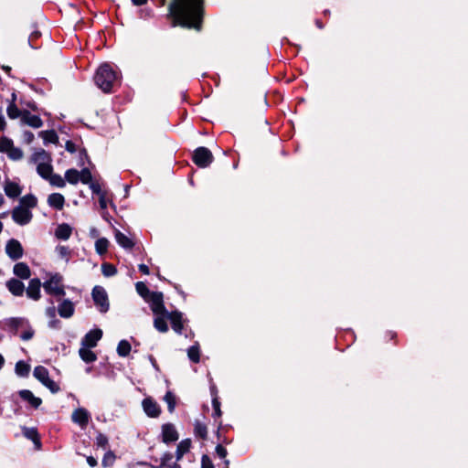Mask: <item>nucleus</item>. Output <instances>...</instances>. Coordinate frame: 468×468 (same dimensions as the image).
Returning <instances> with one entry per match:
<instances>
[{
	"mask_svg": "<svg viewBox=\"0 0 468 468\" xmlns=\"http://www.w3.org/2000/svg\"><path fill=\"white\" fill-rule=\"evenodd\" d=\"M157 6L167 7L166 19L172 27L200 32L204 25L205 0H156Z\"/></svg>",
	"mask_w": 468,
	"mask_h": 468,
	"instance_id": "f257e3e1",
	"label": "nucleus"
},
{
	"mask_svg": "<svg viewBox=\"0 0 468 468\" xmlns=\"http://www.w3.org/2000/svg\"><path fill=\"white\" fill-rule=\"evenodd\" d=\"M94 81L103 92L111 93L119 83L118 73L109 63H103L96 70Z\"/></svg>",
	"mask_w": 468,
	"mask_h": 468,
	"instance_id": "f03ea898",
	"label": "nucleus"
},
{
	"mask_svg": "<svg viewBox=\"0 0 468 468\" xmlns=\"http://www.w3.org/2000/svg\"><path fill=\"white\" fill-rule=\"evenodd\" d=\"M154 307L153 314H164L167 316V319L171 323L172 329L178 335H181L184 330V319L183 314L178 311H171L169 312L164 303V300H161V295H156L154 300Z\"/></svg>",
	"mask_w": 468,
	"mask_h": 468,
	"instance_id": "7ed1b4c3",
	"label": "nucleus"
},
{
	"mask_svg": "<svg viewBox=\"0 0 468 468\" xmlns=\"http://www.w3.org/2000/svg\"><path fill=\"white\" fill-rule=\"evenodd\" d=\"M63 276L56 272L43 283V288L46 293L53 296H64L66 294L64 286L62 284Z\"/></svg>",
	"mask_w": 468,
	"mask_h": 468,
	"instance_id": "20e7f679",
	"label": "nucleus"
},
{
	"mask_svg": "<svg viewBox=\"0 0 468 468\" xmlns=\"http://www.w3.org/2000/svg\"><path fill=\"white\" fill-rule=\"evenodd\" d=\"M214 159L212 152L205 146L197 147L192 154L193 163L199 168L208 167Z\"/></svg>",
	"mask_w": 468,
	"mask_h": 468,
	"instance_id": "39448f33",
	"label": "nucleus"
},
{
	"mask_svg": "<svg viewBox=\"0 0 468 468\" xmlns=\"http://www.w3.org/2000/svg\"><path fill=\"white\" fill-rule=\"evenodd\" d=\"M91 296L94 304L98 307L99 311L102 314L107 313L110 308L108 294L102 286L96 285L93 287Z\"/></svg>",
	"mask_w": 468,
	"mask_h": 468,
	"instance_id": "423d86ee",
	"label": "nucleus"
},
{
	"mask_svg": "<svg viewBox=\"0 0 468 468\" xmlns=\"http://www.w3.org/2000/svg\"><path fill=\"white\" fill-rule=\"evenodd\" d=\"M135 289L137 293L147 303H150V308L153 311L154 300L156 295H161V300H164V294L162 292H151L144 282H137L135 283Z\"/></svg>",
	"mask_w": 468,
	"mask_h": 468,
	"instance_id": "0eeeda50",
	"label": "nucleus"
},
{
	"mask_svg": "<svg viewBox=\"0 0 468 468\" xmlns=\"http://www.w3.org/2000/svg\"><path fill=\"white\" fill-rule=\"evenodd\" d=\"M33 218V214L27 207L16 206L12 211L13 220L21 226L28 224Z\"/></svg>",
	"mask_w": 468,
	"mask_h": 468,
	"instance_id": "6e6552de",
	"label": "nucleus"
},
{
	"mask_svg": "<svg viewBox=\"0 0 468 468\" xmlns=\"http://www.w3.org/2000/svg\"><path fill=\"white\" fill-rule=\"evenodd\" d=\"M5 253L12 261H17L23 257L24 249L19 240L11 239L6 242Z\"/></svg>",
	"mask_w": 468,
	"mask_h": 468,
	"instance_id": "1a4fd4ad",
	"label": "nucleus"
},
{
	"mask_svg": "<svg viewBox=\"0 0 468 468\" xmlns=\"http://www.w3.org/2000/svg\"><path fill=\"white\" fill-rule=\"evenodd\" d=\"M102 335V330L100 328L90 330L81 339V346L89 348L95 347L98 342L101 339Z\"/></svg>",
	"mask_w": 468,
	"mask_h": 468,
	"instance_id": "9d476101",
	"label": "nucleus"
},
{
	"mask_svg": "<svg viewBox=\"0 0 468 468\" xmlns=\"http://www.w3.org/2000/svg\"><path fill=\"white\" fill-rule=\"evenodd\" d=\"M142 406L144 413L150 418H158L161 414L159 404L151 397L144 399Z\"/></svg>",
	"mask_w": 468,
	"mask_h": 468,
	"instance_id": "9b49d317",
	"label": "nucleus"
},
{
	"mask_svg": "<svg viewBox=\"0 0 468 468\" xmlns=\"http://www.w3.org/2000/svg\"><path fill=\"white\" fill-rule=\"evenodd\" d=\"M162 441L169 444L179 439V434L173 423H165L162 425Z\"/></svg>",
	"mask_w": 468,
	"mask_h": 468,
	"instance_id": "f8f14e48",
	"label": "nucleus"
},
{
	"mask_svg": "<svg viewBox=\"0 0 468 468\" xmlns=\"http://www.w3.org/2000/svg\"><path fill=\"white\" fill-rule=\"evenodd\" d=\"M22 434L27 440H30L34 443L36 449H37V450L41 449V447H42L41 439H40V435H39L37 428H35V427L28 428V427L24 426V427H22Z\"/></svg>",
	"mask_w": 468,
	"mask_h": 468,
	"instance_id": "ddd939ff",
	"label": "nucleus"
},
{
	"mask_svg": "<svg viewBox=\"0 0 468 468\" xmlns=\"http://www.w3.org/2000/svg\"><path fill=\"white\" fill-rule=\"evenodd\" d=\"M41 282L38 278H34L29 281L28 287L27 289V295L28 298L37 301L41 297L40 288Z\"/></svg>",
	"mask_w": 468,
	"mask_h": 468,
	"instance_id": "4468645a",
	"label": "nucleus"
},
{
	"mask_svg": "<svg viewBox=\"0 0 468 468\" xmlns=\"http://www.w3.org/2000/svg\"><path fill=\"white\" fill-rule=\"evenodd\" d=\"M19 397L27 401L33 409L37 410L42 404V399L36 397L29 389H22L18 391Z\"/></svg>",
	"mask_w": 468,
	"mask_h": 468,
	"instance_id": "2eb2a0df",
	"label": "nucleus"
},
{
	"mask_svg": "<svg viewBox=\"0 0 468 468\" xmlns=\"http://www.w3.org/2000/svg\"><path fill=\"white\" fill-rule=\"evenodd\" d=\"M74 312V303L69 299H64L58 306V313L62 318L68 319L72 317Z\"/></svg>",
	"mask_w": 468,
	"mask_h": 468,
	"instance_id": "dca6fc26",
	"label": "nucleus"
},
{
	"mask_svg": "<svg viewBox=\"0 0 468 468\" xmlns=\"http://www.w3.org/2000/svg\"><path fill=\"white\" fill-rule=\"evenodd\" d=\"M71 419L73 422L79 424L81 427H84L89 423L90 413L87 410L79 408L73 411Z\"/></svg>",
	"mask_w": 468,
	"mask_h": 468,
	"instance_id": "f3484780",
	"label": "nucleus"
},
{
	"mask_svg": "<svg viewBox=\"0 0 468 468\" xmlns=\"http://www.w3.org/2000/svg\"><path fill=\"white\" fill-rule=\"evenodd\" d=\"M6 288L15 296H22L25 292L24 283L16 278H11L6 282Z\"/></svg>",
	"mask_w": 468,
	"mask_h": 468,
	"instance_id": "a211bd4d",
	"label": "nucleus"
},
{
	"mask_svg": "<svg viewBox=\"0 0 468 468\" xmlns=\"http://www.w3.org/2000/svg\"><path fill=\"white\" fill-rule=\"evenodd\" d=\"M21 122L33 128H40L43 126L42 119L38 115L31 114L27 110H24L23 119Z\"/></svg>",
	"mask_w": 468,
	"mask_h": 468,
	"instance_id": "6ab92c4d",
	"label": "nucleus"
},
{
	"mask_svg": "<svg viewBox=\"0 0 468 468\" xmlns=\"http://www.w3.org/2000/svg\"><path fill=\"white\" fill-rule=\"evenodd\" d=\"M114 236L116 242L125 250H132L135 243L119 229H115Z\"/></svg>",
	"mask_w": 468,
	"mask_h": 468,
	"instance_id": "aec40b11",
	"label": "nucleus"
},
{
	"mask_svg": "<svg viewBox=\"0 0 468 468\" xmlns=\"http://www.w3.org/2000/svg\"><path fill=\"white\" fill-rule=\"evenodd\" d=\"M4 189L5 195L10 198L17 197L22 192V187L17 183L10 180L5 181Z\"/></svg>",
	"mask_w": 468,
	"mask_h": 468,
	"instance_id": "412c9836",
	"label": "nucleus"
},
{
	"mask_svg": "<svg viewBox=\"0 0 468 468\" xmlns=\"http://www.w3.org/2000/svg\"><path fill=\"white\" fill-rule=\"evenodd\" d=\"M48 204L57 210H61L65 204V197L60 193H52L48 197Z\"/></svg>",
	"mask_w": 468,
	"mask_h": 468,
	"instance_id": "4be33fe9",
	"label": "nucleus"
},
{
	"mask_svg": "<svg viewBox=\"0 0 468 468\" xmlns=\"http://www.w3.org/2000/svg\"><path fill=\"white\" fill-rule=\"evenodd\" d=\"M14 274L23 280H27L31 275V271L28 265L25 262L16 263L13 269Z\"/></svg>",
	"mask_w": 468,
	"mask_h": 468,
	"instance_id": "5701e85b",
	"label": "nucleus"
},
{
	"mask_svg": "<svg viewBox=\"0 0 468 468\" xmlns=\"http://www.w3.org/2000/svg\"><path fill=\"white\" fill-rule=\"evenodd\" d=\"M71 233L72 228L67 223L59 224L55 230L56 238L62 240L69 239L71 236Z\"/></svg>",
	"mask_w": 468,
	"mask_h": 468,
	"instance_id": "b1692460",
	"label": "nucleus"
},
{
	"mask_svg": "<svg viewBox=\"0 0 468 468\" xmlns=\"http://www.w3.org/2000/svg\"><path fill=\"white\" fill-rule=\"evenodd\" d=\"M28 325V321L22 317H13L7 320L6 325L13 334H16L18 329L24 325Z\"/></svg>",
	"mask_w": 468,
	"mask_h": 468,
	"instance_id": "393cba45",
	"label": "nucleus"
},
{
	"mask_svg": "<svg viewBox=\"0 0 468 468\" xmlns=\"http://www.w3.org/2000/svg\"><path fill=\"white\" fill-rule=\"evenodd\" d=\"M79 355L81 360L87 364L93 363L97 360V355L89 347L81 346L79 349Z\"/></svg>",
	"mask_w": 468,
	"mask_h": 468,
	"instance_id": "a878e982",
	"label": "nucleus"
},
{
	"mask_svg": "<svg viewBox=\"0 0 468 468\" xmlns=\"http://www.w3.org/2000/svg\"><path fill=\"white\" fill-rule=\"evenodd\" d=\"M155 317L154 319V327L160 333H166L168 332V324L166 323L167 316H165L164 314H154Z\"/></svg>",
	"mask_w": 468,
	"mask_h": 468,
	"instance_id": "bb28decb",
	"label": "nucleus"
},
{
	"mask_svg": "<svg viewBox=\"0 0 468 468\" xmlns=\"http://www.w3.org/2000/svg\"><path fill=\"white\" fill-rule=\"evenodd\" d=\"M191 443L192 442L190 439H185L177 444L176 452V461H180L183 458L184 454L189 452L191 448Z\"/></svg>",
	"mask_w": 468,
	"mask_h": 468,
	"instance_id": "cd10ccee",
	"label": "nucleus"
},
{
	"mask_svg": "<svg viewBox=\"0 0 468 468\" xmlns=\"http://www.w3.org/2000/svg\"><path fill=\"white\" fill-rule=\"evenodd\" d=\"M37 172L43 179L48 180L53 174V166L50 163H38Z\"/></svg>",
	"mask_w": 468,
	"mask_h": 468,
	"instance_id": "c85d7f7f",
	"label": "nucleus"
},
{
	"mask_svg": "<svg viewBox=\"0 0 468 468\" xmlns=\"http://www.w3.org/2000/svg\"><path fill=\"white\" fill-rule=\"evenodd\" d=\"M38 135L43 139L45 144L58 143V136L55 130L41 131Z\"/></svg>",
	"mask_w": 468,
	"mask_h": 468,
	"instance_id": "c756f323",
	"label": "nucleus"
},
{
	"mask_svg": "<svg viewBox=\"0 0 468 468\" xmlns=\"http://www.w3.org/2000/svg\"><path fill=\"white\" fill-rule=\"evenodd\" d=\"M31 159L35 163H51L52 161L50 154L44 149L36 151L32 154Z\"/></svg>",
	"mask_w": 468,
	"mask_h": 468,
	"instance_id": "7c9ffc66",
	"label": "nucleus"
},
{
	"mask_svg": "<svg viewBox=\"0 0 468 468\" xmlns=\"http://www.w3.org/2000/svg\"><path fill=\"white\" fill-rule=\"evenodd\" d=\"M194 433H195L196 437L200 438L204 441L207 440V425L198 420H196V422L194 424Z\"/></svg>",
	"mask_w": 468,
	"mask_h": 468,
	"instance_id": "2f4dec72",
	"label": "nucleus"
},
{
	"mask_svg": "<svg viewBox=\"0 0 468 468\" xmlns=\"http://www.w3.org/2000/svg\"><path fill=\"white\" fill-rule=\"evenodd\" d=\"M37 197L32 194H27L21 197L19 206L27 207L28 210H30V208H34L35 207H37Z\"/></svg>",
	"mask_w": 468,
	"mask_h": 468,
	"instance_id": "473e14b6",
	"label": "nucleus"
},
{
	"mask_svg": "<svg viewBox=\"0 0 468 468\" xmlns=\"http://www.w3.org/2000/svg\"><path fill=\"white\" fill-rule=\"evenodd\" d=\"M6 113H7V116L12 120L16 119L18 117H20L22 120L23 114H24V110L21 111L17 108L16 103L9 102V104L6 108Z\"/></svg>",
	"mask_w": 468,
	"mask_h": 468,
	"instance_id": "72a5a7b5",
	"label": "nucleus"
},
{
	"mask_svg": "<svg viewBox=\"0 0 468 468\" xmlns=\"http://www.w3.org/2000/svg\"><path fill=\"white\" fill-rule=\"evenodd\" d=\"M16 374L19 377H27L30 372V366L23 360L16 362L15 367Z\"/></svg>",
	"mask_w": 468,
	"mask_h": 468,
	"instance_id": "f704fd0d",
	"label": "nucleus"
},
{
	"mask_svg": "<svg viewBox=\"0 0 468 468\" xmlns=\"http://www.w3.org/2000/svg\"><path fill=\"white\" fill-rule=\"evenodd\" d=\"M109 244L110 242L106 238L98 239L95 242L96 252L101 256L104 255L108 250Z\"/></svg>",
	"mask_w": 468,
	"mask_h": 468,
	"instance_id": "c9c22d12",
	"label": "nucleus"
},
{
	"mask_svg": "<svg viewBox=\"0 0 468 468\" xmlns=\"http://www.w3.org/2000/svg\"><path fill=\"white\" fill-rule=\"evenodd\" d=\"M132 346L127 340H121L117 346V354L119 356L125 357L131 352Z\"/></svg>",
	"mask_w": 468,
	"mask_h": 468,
	"instance_id": "e433bc0d",
	"label": "nucleus"
},
{
	"mask_svg": "<svg viewBox=\"0 0 468 468\" xmlns=\"http://www.w3.org/2000/svg\"><path fill=\"white\" fill-rule=\"evenodd\" d=\"M69 182L71 185H76L80 181V172L75 168L68 169L65 172V182Z\"/></svg>",
	"mask_w": 468,
	"mask_h": 468,
	"instance_id": "4c0bfd02",
	"label": "nucleus"
},
{
	"mask_svg": "<svg viewBox=\"0 0 468 468\" xmlns=\"http://www.w3.org/2000/svg\"><path fill=\"white\" fill-rule=\"evenodd\" d=\"M173 457L174 456H173V454L171 452H166L164 453L163 457L159 461L158 465H151V467H153V468H165V467H166L167 468L171 464ZM144 464L147 465V466H150V464H148L146 463H144Z\"/></svg>",
	"mask_w": 468,
	"mask_h": 468,
	"instance_id": "58836bf2",
	"label": "nucleus"
},
{
	"mask_svg": "<svg viewBox=\"0 0 468 468\" xmlns=\"http://www.w3.org/2000/svg\"><path fill=\"white\" fill-rule=\"evenodd\" d=\"M164 400L166 402L167 404V410L170 413H173L175 411V409H176V395L168 390L165 397H164Z\"/></svg>",
	"mask_w": 468,
	"mask_h": 468,
	"instance_id": "ea45409f",
	"label": "nucleus"
},
{
	"mask_svg": "<svg viewBox=\"0 0 468 468\" xmlns=\"http://www.w3.org/2000/svg\"><path fill=\"white\" fill-rule=\"evenodd\" d=\"M33 375L40 383H42L49 376V373L45 367L37 366L34 368Z\"/></svg>",
	"mask_w": 468,
	"mask_h": 468,
	"instance_id": "a19ab883",
	"label": "nucleus"
},
{
	"mask_svg": "<svg viewBox=\"0 0 468 468\" xmlns=\"http://www.w3.org/2000/svg\"><path fill=\"white\" fill-rule=\"evenodd\" d=\"M187 356H188V358L194 362V363H198L200 361V350H199V346L197 345H195V346H191L188 349H187Z\"/></svg>",
	"mask_w": 468,
	"mask_h": 468,
	"instance_id": "79ce46f5",
	"label": "nucleus"
},
{
	"mask_svg": "<svg viewBox=\"0 0 468 468\" xmlns=\"http://www.w3.org/2000/svg\"><path fill=\"white\" fill-rule=\"evenodd\" d=\"M95 445L98 448H101L103 450L107 449L109 447V439H108V437L105 434L98 431L97 435H96V438H95Z\"/></svg>",
	"mask_w": 468,
	"mask_h": 468,
	"instance_id": "37998d69",
	"label": "nucleus"
},
{
	"mask_svg": "<svg viewBox=\"0 0 468 468\" xmlns=\"http://www.w3.org/2000/svg\"><path fill=\"white\" fill-rule=\"evenodd\" d=\"M101 272L105 277H111L117 273V268L109 262H103L101 264Z\"/></svg>",
	"mask_w": 468,
	"mask_h": 468,
	"instance_id": "c03bdc74",
	"label": "nucleus"
},
{
	"mask_svg": "<svg viewBox=\"0 0 468 468\" xmlns=\"http://www.w3.org/2000/svg\"><path fill=\"white\" fill-rule=\"evenodd\" d=\"M115 459H116L115 453L112 451L109 450L108 452H105V454L102 458L101 465L103 467L112 466Z\"/></svg>",
	"mask_w": 468,
	"mask_h": 468,
	"instance_id": "a18cd8bd",
	"label": "nucleus"
},
{
	"mask_svg": "<svg viewBox=\"0 0 468 468\" xmlns=\"http://www.w3.org/2000/svg\"><path fill=\"white\" fill-rule=\"evenodd\" d=\"M48 181L50 185L59 188H63L66 186L65 179L62 178L61 176L58 174H52Z\"/></svg>",
	"mask_w": 468,
	"mask_h": 468,
	"instance_id": "49530a36",
	"label": "nucleus"
},
{
	"mask_svg": "<svg viewBox=\"0 0 468 468\" xmlns=\"http://www.w3.org/2000/svg\"><path fill=\"white\" fill-rule=\"evenodd\" d=\"M80 172V181H81L82 184L88 185L92 180V175L90 170L88 167H84Z\"/></svg>",
	"mask_w": 468,
	"mask_h": 468,
	"instance_id": "de8ad7c7",
	"label": "nucleus"
},
{
	"mask_svg": "<svg viewBox=\"0 0 468 468\" xmlns=\"http://www.w3.org/2000/svg\"><path fill=\"white\" fill-rule=\"evenodd\" d=\"M14 146L13 141L5 136L1 137L0 139V152L7 153Z\"/></svg>",
	"mask_w": 468,
	"mask_h": 468,
	"instance_id": "09e8293b",
	"label": "nucleus"
},
{
	"mask_svg": "<svg viewBox=\"0 0 468 468\" xmlns=\"http://www.w3.org/2000/svg\"><path fill=\"white\" fill-rule=\"evenodd\" d=\"M220 406L221 403L219 401V398H214L212 399V407L214 410L212 417L214 418L215 421H217V419H219L222 416Z\"/></svg>",
	"mask_w": 468,
	"mask_h": 468,
	"instance_id": "8fccbe9b",
	"label": "nucleus"
},
{
	"mask_svg": "<svg viewBox=\"0 0 468 468\" xmlns=\"http://www.w3.org/2000/svg\"><path fill=\"white\" fill-rule=\"evenodd\" d=\"M41 384L48 388L53 394L58 393L60 390L58 384L50 379L49 376Z\"/></svg>",
	"mask_w": 468,
	"mask_h": 468,
	"instance_id": "3c124183",
	"label": "nucleus"
},
{
	"mask_svg": "<svg viewBox=\"0 0 468 468\" xmlns=\"http://www.w3.org/2000/svg\"><path fill=\"white\" fill-rule=\"evenodd\" d=\"M7 156L15 161L20 160L23 158V151L18 148L13 146L7 153Z\"/></svg>",
	"mask_w": 468,
	"mask_h": 468,
	"instance_id": "603ef678",
	"label": "nucleus"
},
{
	"mask_svg": "<svg viewBox=\"0 0 468 468\" xmlns=\"http://www.w3.org/2000/svg\"><path fill=\"white\" fill-rule=\"evenodd\" d=\"M154 16V12L150 7L142 8L139 10V17L142 19H149Z\"/></svg>",
	"mask_w": 468,
	"mask_h": 468,
	"instance_id": "864d4df0",
	"label": "nucleus"
},
{
	"mask_svg": "<svg viewBox=\"0 0 468 468\" xmlns=\"http://www.w3.org/2000/svg\"><path fill=\"white\" fill-rule=\"evenodd\" d=\"M56 250L58 251V255L61 258H65L67 259V261L69 260V257L70 255V250L69 249V247L58 245L57 246Z\"/></svg>",
	"mask_w": 468,
	"mask_h": 468,
	"instance_id": "5fc2aeb1",
	"label": "nucleus"
},
{
	"mask_svg": "<svg viewBox=\"0 0 468 468\" xmlns=\"http://www.w3.org/2000/svg\"><path fill=\"white\" fill-rule=\"evenodd\" d=\"M85 161H87L89 165H91V161L90 159L87 150L85 148H82L80 150L79 165H83Z\"/></svg>",
	"mask_w": 468,
	"mask_h": 468,
	"instance_id": "6e6d98bb",
	"label": "nucleus"
},
{
	"mask_svg": "<svg viewBox=\"0 0 468 468\" xmlns=\"http://www.w3.org/2000/svg\"><path fill=\"white\" fill-rule=\"evenodd\" d=\"M41 37V33L39 31H34L28 37V44L33 48H37V46L35 44V41Z\"/></svg>",
	"mask_w": 468,
	"mask_h": 468,
	"instance_id": "4d7b16f0",
	"label": "nucleus"
},
{
	"mask_svg": "<svg viewBox=\"0 0 468 468\" xmlns=\"http://www.w3.org/2000/svg\"><path fill=\"white\" fill-rule=\"evenodd\" d=\"M201 468H215L208 455L203 454L201 457Z\"/></svg>",
	"mask_w": 468,
	"mask_h": 468,
	"instance_id": "13d9d810",
	"label": "nucleus"
},
{
	"mask_svg": "<svg viewBox=\"0 0 468 468\" xmlns=\"http://www.w3.org/2000/svg\"><path fill=\"white\" fill-rule=\"evenodd\" d=\"M90 186V188L91 189L92 193L95 195L100 196L101 194L105 193L101 190V185L98 182L91 181L88 184Z\"/></svg>",
	"mask_w": 468,
	"mask_h": 468,
	"instance_id": "bf43d9fd",
	"label": "nucleus"
},
{
	"mask_svg": "<svg viewBox=\"0 0 468 468\" xmlns=\"http://www.w3.org/2000/svg\"><path fill=\"white\" fill-rule=\"evenodd\" d=\"M35 139L34 133L30 131H25L23 133V140L27 144H30Z\"/></svg>",
	"mask_w": 468,
	"mask_h": 468,
	"instance_id": "052dcab7",
	"label": "nucleus"
},
{
	"mask_svg": "<svg viewBox=\"0 0 468 468\" xmlns=\"http://www.w3.org/2000/svg\"><path fill=\"white\" fill-rule=\"evenodd\" d=\"M216 453L218 455V457L220 458H225L228 454V452H227V449L220 443H218L217 446H216Z\"/></svg>",
	"mask_w": 468,
	"mask_h": 468,
	"instance_id": "680f3d73",
	"label": "nucleus"
},
{
	"mask_svg": "<svg viewBox=\"0 0 468 468\" xmlns=\"http://www.w3.org/2000/svg\"><path fill=\"white\" fill-rule=\"evenodd\" d=\"M34 330L32 328H29L28 330L23 332L20 335L21 339L24 341L30 340L34 336Z\"/></svg>",
	"mask_w": 468,
	"mask_h": 468,
	"instance_id": "e2e57ef3",
	"label": "nucleus"
},
{
	"mask_svg": "<svg viewBox=\"0 0 468 468\" xmlns=\"http://www.w3.org/2000/svg\"><path fill=\"white\" fill-rule=\"evenodd\" d=\"M65 148L68 152L73 154L77 151V147H76V144L70 141V140H68L65 144Z\"/></svg>",
	"mask_w": 468,
	"mask_h": 468,
	"instance_id": "0e129e2a",
	"label": "nucleus"
},
{
	"mask_svg": "<svg viewBox=\"0 0 468 468\" xmlns=\"http://www.w3.org/2000/svg\"><path fill=\"white\" fill-rule=\"evenodd\" d=\"M99 204L101 209H105L107 207L106 193L99 196Z\"/></svg>",
	"mask_w": 468,
	"mask_h": 468,
	"instance_id": "69168bd1",
	"label": "nucleus"
},
{
	"mask_svg": "<svg viewBox=\"0 0 468 468\" xmlns=\"http://www.w3.org/2000/svg\"><path fill=\"white\" fill-rule=\"evenodd\" d=\"M209 391H210V395H211V397H212V399H213L214 398H218V388H217V386H216V384H215V383H211V384H210Z\"/></svg>",
	"mask_w": 468,
	"mask_h": 468,
	"instance_id": "338daca9",
	"label": "nucleus"
},
{
	"mask_svg": "<svg viewBox=\"0 0 468 468\" xmlns=\"http://www.w3.org/2000/svg\"><path fill=\"white\" fill-rule=\"evenodd\" d=\"M138 269L143 274L148 275L150 273L149 267L144 263L139 264Z\"/></svg>",
	"mask_w": 468,
	"mask_h": 468,
	"instance_id": "774afa93",
	"label": "nucleus"
}]
</instances>
